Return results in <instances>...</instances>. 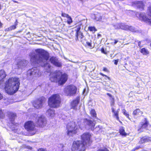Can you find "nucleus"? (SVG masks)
<instances>
[{"label": "nucleus", "instance_id": "obj_41", "mask_svg": "<svg viewBox=\"0 0 151 151\" xmlns=\"http://www.w3.org/2000/svg\"><path fill=\"white\" fill-rule=\"evenodd\" d=\"M101 51L102 53L106 55L107 54V53L106 51H105L103 47L101 48Z\"/></svg>", "mask_w": 151, "mask_h": 151}, {"label": "nucleus", "instance_id": "obj_44", "mask_svg": "<svg viewBox=\"0 0 151 151\" xmlns=\"http://www.w3.org/2000/svg\"><path fill=\"white\" fill-rule=\"evenodd\" d=\"M141 147L139 146H137L136 147H135L134 149V150H133V151H134L135 150H138V149H139V148H140Z\"/></svg>", "mask_w": 151, "mask_h": 151}, {"label": "nucleus", "instance_id": "obj_16", "mask_svg": "<svg viewBox=\"0 0 151 151\" xmlns=\"http://www.w3.org/2000/svg\"><path fill=\"white\" fill-rule=\"evenodd\" d=\"M150 141H151V137L148 136H144L140 138L138 143L141 145Z\"/></svg>", "mask_w": 151, "mask_h": 151}, {"label": "nucleus", "instance_id": "obj_15", "mask_svg": "<svg viewBox=\"0 0 151 151\" xmlns=\"http://www.w3.org/2000/svg\"><path fill=\"white\" fill-rule=\"evenodd\" d=\"M111 112L112 113L113 117L116 118V119L118 121L122 123L119 119V113L120 111L119 109H116L115 108L113 107L111 108Z\"/></svg>", "mask_w": 151, "mask_h": 151}, {"label": "nucleus", "instance_id": "obj_5", "mask_svg": "<svg viewBox=\"0 0 151 151\" xmlns=\"http://www.w3.org/2000/svg\"><path fill=\"white\" fill-rule=\"evenodd\" d=\"M61 102L60 96L58 93L52 95L48 98V106L52 108H57L59 107Z\"/></svg>", "mask_w": 151, "mask_h": 151}, {"label": "nucleus", "instance_id": "obj_29", "mask_svg": "<svg viewBox=\"0 0 151 151\" xmlns=\"http://www.w3.org/2000/svg\"><path fill=\"white\" fill-rule=\"evenodd\" d=\"M5 117V114L4 110L0 108V119H4Z\"/></svg>", "mask_w": 151, "mask_h": 151}, {"label": "nucleus", "instance_id": "obj_46", "mask_svg": "<svg viewBox=\"0 0 151 151\" xmlns=\"http://www.w3.org/2000/svg\"><path fill=\"white\" fill-rule=\"evenodd\" d=\"M3 98V96L2 94L0 93V100L2 99Z\"/></svg>", "mask_w": 151, "mask_h": 151}, {"label": "nucleus", "instance_id": "obj_12", "mask_svg": "<svg viewBox=\"0 0 151 151\" xmlns=\"http://www.w3.org/2000/svg\"><path fill=\"white\" fill-rule=\"evenodd\" d=\"M24 127L28 131H32L35 130V125L32 121H28L26 122L24 124Z\"/></svg>", "mask_w": 151, "mask_h": 151}, {"label": "nucleus", "instance_id": "obj_33", "mask_svg": "<svg viewBox=\"0 0 151 151\" xmlns=\"http://www.w3.org/2000/svg\"><path fill=\"white\" fill-rule=\"evenodd\" d=\"M147 14L149 17L151 18V6L148 7Z\"/></svg>", "mask_w": 151, "mask_h": 151}, {"label": "nucleus", "instance_id": "obj_48", "mask_svg": "<svg viewBox=\"0 0 151 151\" xmlns=\"http://www.w3.org/2000/svg\"><path fill=\"white\" fill-rule=\"evenodd\" d=\"M12 1L14 3H19V2L18 1H15V0H12Z\"/></svg>", "mask_w": 151, "mask_h": 151}, {"label": "nucleus", "instance_id": "obj_30", "mask_svg": "<svg viewBox=\"0 0 151 151\" xmlns=\"http://www.w3.org/2000/svg\"><path fill=\"white\" fill-rule=\"evenodd\" d=\"M88 30L90 32H94L97 31V29L94 26H89Z\"/></svg>", "mask_w": 151, "mask_h": 151}, {"label": "nucleus", "instance_id": "obj_34", "mask_svg": "<svg viewBox=\"0 0 151 151\" xmlns=\"http://www.w3.org/2000/svg\"><path fill=\"white\" fill-rule=\"evenodd\" d=\"M47 111L50 116H52L55 114V111L54 110H52L50 109H49Z\"/></svg>", "mask_w": 151, "mask_h": 151}, {"label": "nucleus", "instance_id": "obj_26", "mask_svg": "<svg viewBox=\"0 0 151 151\" xmlns=\"http://www.w3.org/2000/svg\"><path fill=\"white\" fill-rule=\"evenodd\" d=\"M140 52L143 55H148L149 53V52L147 49H146L145 48H143L140 49Z\"/></svg>", "mask_w": 151, "mask_h": 151}, {"label": "nucleus", "instance_id": "obj_13", "mask_svg": "<svg viewBox=\"0 0 151 151\" xmlns=\"http://www.w3.org/2000/svg\"><path fill=\"white\" fill-rule=\"evenodd\" d=\"M47 121L45 117L40 116L38 118L36 122V126L40 128H43L46 126Z\"/></svg>", "mask_w": 151, "mask_h": 151}, {"label": "nucleus", "instance_id": "obj_21", "mask_svg": "<svg viewBox=\"0 0 151 151\" xmlns=\"http://www.w3.org/2000/svg\"><path fill=\"white\" fill-rule=\"evenodd\" d=\"M41 66L42 67L45 68L47 70H50L51 65L50 63L47 62H44L42 64L41 63Z\"/></svg>", "mask_w": 151, "mask_h": 151}, {"label": "nucleus", "instance_id": "obj_35", "mask_svg": "<svg viewBox=\"0 0 151 151\" xmlns=\"http://www.w3.org/2000/svg\"><path fill=\"white\" fill-rule=\"evenodd\" d=\"M86 47H91L92 46V43L91 42H88L87 41L86 42V44L84 42V44H83Z\"/></svg>", "mask_w": 151, "mask_h": 151}, {"label": "nucleus", "instance_id": "obj_28", "mask_svg": "<svg viewBox=\"0 0 151 151\" xmlns=\"http://www.w3.org/2000/svg\"><path fill=\"white\" fill-rule=\"evenodd\" d=\"M102 19V17L101 16L100 14H97L95 15L94 19L97 21L101 20Z\"/></svg>", "mask_w": 151, "mask_h": 151}, {"label": "nucleus", "instance_id": "obj_17", "mask_svg": "<svg viewBox=\"0 0 151 151\" xmlns=\"http://www.w3.org/2000/svg\"><path fill=\"white\" fill-rule=\"evenodd\" d=\"M79 99L77 98L73 100L71 103V108L74 110H76L77 106L79 102Z\"/></svg>", "mask_w": 151, "mask_h": 151}, {"label": "nucleus", "instance_id": "obj_24", "mask_svg": "<svg viewBox=\"0 0 151 151\" xmlns=\"http://www.w3.org/2000/svg\"><path fill=\"white\" fill-rule=\"evenodd\" d=\"M143 113L142 111L140 110L139 109H137L135 110L132 113V114L134 116H141Z\"/></svg>", "mask_w": 151, "mask_h": 151}, {"label": "nucleus", "instance_id": "obj_32", "mask_svg": "<svg viewBox=\"0 0 151 151\" xmlns=\"http://www.w3.org/2000/svg\"><path fill=\"white\" fill-rule=\"evenodd\" d=\"M122 113L127 118L129 119H130V118L129 117V114L125 109H123L122 110Z\"/></svg>", "mask_w": 151, "mask_h": 151}, {"label": "nucleus", "instance_id": "obj_23", "mask_svg": "<svg viewBox=\"0 0 151 151\" xmlns=\"http://www.w3.org/2000/svg\"><path fill=\"white\" fill-rule=\"evenodd\" d=\"M106 94L110 98V106H113L115 104V99L114 97L110 93H107Z\"/></svg>", "mask_w": 151, "mask_h": 151}, {"label": "nucleus", "instance_id": "obj_10", "mask_svg": "<svg viewBox=\"0 0 151 151\" xmlns=\"http://www.w3.org/2000/svg\"><path fill=\"white\" fill-rule=\"evenodd\" d=\"M41 75L39 70L36 67L33 68L28 70L27 76L32 77L39 76Z\"/></svg>", "mask_w": 151, "mask_h": 151}, {"label": "nucleus", "instance_id": "obj_27", "mask_svg": "<svg viewBox=\"0 0 151 151\" xmlns=\"http://www.w3.org/2000/svg\"><path fill=\"white\" fill-rule=\"evenodd\" d=\"M90 113L93 117L97 118L96 113L94 109H91L90 112Z\"/></svg>", "mask_w": 151, "mask_h": 151}, {"label": "nucleus", "instance_id": "obj_19", "mask_svg": "<svg viewBox=\"0 0 151 151\" xmlns=\"http://www.w3.org/2000/svg\"><path fill=\"white\" fill-rule=\"evenodd\" d=\"M6 76V74L4 70H0V84L4 81L3 79L5 78Z\"/></svg>", "mask_w": 151, "mask_h": 151}, {"label": "nucleus", "instance_id": "obj_9", "mask_svg": "<svg viewBox=\"0 0 151 151\" xmlns=\"http://www.w3.org/2000/svg\"><path fill=\"white\" fill-rule=\"evenodd\" d=\"M77 91V88L73 84H70L67 86L65 90V92L67 96H70L75 95Z\"/></svg>", "mask_w": 151, "mask_h": 151}, {"label": "nucleus", "instance_id": "obj_50", "mask_svg": "<svg viewBox=\"0 0 151 151\" xmlns=\"http://www.w3.org/2000/svg\"><path fill=\"white\" fill-rule=\"evenodd\" d=\"M85 89H84V90H83V92H85Z\"/></svg>", "mask_w": 151, "mask_h": 151}, {"label": "nucleus", "instance_id": "obj_37", "mask_svg": "<svg viewBox=\"0 0 151 151\" xmlns=\"http://www.w3.org/2000/svg\"><path fill=\"white\" fill-rule=\"evenodd\" d=\"M99 74L100 75H101L102 76H103V77H105L107 79H108L109 80H110V78L108 76H107V75H106L104 74L103 73H102L101 72H100Z\"/></svg>", "mask_w": 151, "mask_h": 151}, {"label": "nucleus", "instance_id": "obj_14", "mask_svg": "<svg viewBox=\"0 0 151 151\" xmlns=\"http://www.w3.org/2000/svg\"><path fill=\"white\" fill-rule=\"evenodd\" d=\"M140 125L138 127L137 131H140V132L142 131H141V130L143 129H147V127L149 125L151 126V125L149 124V122L147 118H145L143 121L140 122Z\"/></svg>", "mask_w": 151, "mask_h": 151}, {"label": "nucleus", "instance_id": "obj_7", "mask_svg": "<svg viewBox=\"0 0 151 151\" xmlns=\"http://www.w3.org/2000/svg\"><path fill=\"white\" fill-rule=\"evenodd\" d=\"M7 116L9 121V124H11V127L13 128H15L19 126V124L18 123H15L14 120L17 117V115L16 113L11 111H8L6 113Z\"/></svg>", "mask_w": 151, "mask_h": 151}, {"label": "nucleus", "instance_id": "obj_45", "mask_svg": "<svg viewBox=\"0 0 151 151\" xmlns=\"http://www.w3.org/2000/svg\"><path fill=\"white\" fill-rule=\"evenodd\" d=\"M18 22L17 21V19H16V21L14 23V25H15V26H17V25H18Z\"/></svg>", "mask_w": 151, "mask_h": 151}, {"label": "nucleus", "instance_id": "obj_3", "mask_svg": "<svg viewBox=\"0 0 151 151\" xmlns=\"http://www.w3.org/2000/svg\"><path fill=\"white\" fill-rule=\"evenodd\" d=\"M19 85V78L15 77L10 78L5 83V91L8 94L13 95L18 90Z\"/></svg>", "mask_w": 151, "mask_h": 151}, {"label": "nucleus", "instance_id": "obj_25", "mask_svg": "<svg viewBox=\"0 0 151 151\" xmlns=\"http://www.w3.org/2000/svg\"><path fill=\"white\" fill-rule=\"evenodd\" d=\"M119 26L121 29L124 30L129 29L132 27V26H129L124 24H120Z\"/></svg>", "mask_w": 151, "mask_h": 151}, {"label": "nucleus", "instance_id": "obj_39", "mask_svg": "<svg viewBox=\"0 0 151 151\" xmlns=\"http://www.w3.org/2000/svg\"><path fill=\"white\" fill-rule=\"evenodd\" d=\"M102 70L107 73H109V69L105 67L103 68Z\"/></svg>", "mask_w": 151, "mask_h": 151}, {"label": "nucleus", "instance_id": "obj_31", "mask_svg": "<svg viewBox=\"0 0 151 151\" xmlns=\"http://www.w3.org/2000/svg\"><path fill=\"white\" fill-rule=\"evenodd\" d=\"M16 28V26L15 25H14L11 26L7 28L6 29H5V31H10L15 29Z\"/></svg>", "mask_w": 151, "mask_h": 151}, {"label": "nucleus", "instance_id": "obj_8", "mask_svg": "<svg viewBox=\"0 0 151 151\" xmlns=\"http://www.w3.org/2000/svg\"><path fill=\"white\" fill-rule=\"evenodd\" d=\"M67 135L69 137H72L77 133L78 128L74 123H72L67 126Z\"/></svg>", "mask_w": 151, "mask_h": 151}, {"label": "nucleus", "instance_id": "obj_18", "mask_svg": "<svg viewBox=\"0 0 151 151\" xmlns=\"http://www.w3.org/2000/svg\"><path fill=\"white\" fill-rule=\"evenodd\" d=\"M134 3L135 4L137 5L138 8L141 9L142 10L144 9L145 5L142 1H136L134 2Z\"/></svg>", "mask_w": 151, "mask_h": 151}, {"label": "nucleus", "instance_id": "obj_20", "mask_svg": "<svg viewBox=\"0 0 151 151\" xmlns=\"http://www.w3.org/2000/svg\"><path fill=\"white\" fill-rule=\"evenodd\" d=\"M84 120L85 122H87V125L88 126L91 127V128H94L95 124L93 121L87 118L84 119Z\"/></svg>", "mask_w": 151, "mask_h": 151}, {"label": "nucleus", "instance_id": "obj_36", "mask_svg": "<svg viewBox=\"0 0 151 151\" xmlns=\"http://www.w3.org/2000/svg\"><path fill=\"white\" fill-rule=\"evenodd\" d=\"M67 18L68 19L67 20V22L68 24H70L71 23L73 22V21L71 17L69 16Z\"/></svg>", "mask_w": 151, "mask_h": 151}, {"label": "nucleus", "instance_id": "obj_38", "mask_svg": "<svg viewBox=\"0 0 151 151\" xmlns=\"http://www.w3.org/2000/svg\"><path fill=\"white\" fill-rule=\"evenodd\" d=\"M97 151H109L106 147H104L103 149H99Z\"/></svg>", "mask_w": 151, "mask_h": 151}, {"label": "nucleus", "instance_id": "obj_11", "mask_svg": "<svg viewBox=\"0 0 151 151\" xmlns=\"http://www.w3.org/2000/svg\"><path fill=\"white\" fill-rule=\"evenodd\" d=\"M45 100V98L43 96H42L33 101L32 104L35 108L38 109L42 107L43 103Z\"/></svg>", "mask_w": 151, "mask_h": 151}, {"label": "nucleus", "instance_id": "obj_6", "mask_svg": "<svg viewBox=\"0 0 151 151\" xmlns=\"http://www.w3.org/2000/svg\"><path fill=\"white\" fill-rule=\"evenodd\" d=\"M76 26L75 27V28H77L75 30V40L76 41L80 40V41L83 44H84V41H86V40L85 39H83L84 37V35L83 33L80 31L82 24L80 23H77L76 24Z\"/></svg>", "mask_w": 151, "mask_h": 151}, {"label": "nucleus", "instance_id": "obj_2", "mask_svg": "<svg viewBox=\"0 0 151 151\" xmlns=\"http://www.w3.org/2000/svg\"><path fill=\"white\" fill-rule=\"evenodd\" d=\"M82 141H74L71 147L72 151H85V145H90L92 142L91 140V135L89 132H85L81 136Z\"/></svg>", "mask_w": 151, "mask_h": 151}, {"label": "nucleus", "instance_id": "obj_43", "mask_svg": "<svg viewBox=\"0 0 151 151\" xmlns=\"http://www.w3.org/2000/svg\"><path fill=\"white\" fill-rule=\"evenodd\" d=\"M101 37V35L99 34V33H98L97 34V38L98 39H99L100 37Z\"/></svg>", "mask_w": 151, "mask_h": 151}, {"label": "nucleus", "instance_id": "obj_22", "mask_svg": "<svg viewBox=\"0 0 151 151\" xmlns=\"http://www.w3.org/2000/svg\"><path fill=\"white\" fill-rule=\"evenodd\" d=\"M120 134L122 136L126 137L127 135V133L125 132L124 128L123 127H120L119 129Z\"/></svg>", "mask_w": 151, "mask_h": 151}, {"label": "nucleus", "instance_id": "obj_4", "mask_svg": "<svg viewBox=\"0 0 151 151\" xmlns=\"http://www.w3.org/2000/svg\"><path fill=\"white\" fill-rule=\"evenodd\" d=\"M68 75L65 73H63L60 71L55 72L52 74L49 80L51 82L58 83V85H62L66 82Z\"/></svg>", "mask_w": 151, "mask_h": 151}, {"label": "nucleus", "instance_id": "obj_42", "mask_svg": "<svg viewBox=\"0 0 151 151\" xmlns=\"http://www.w3.org/2000/svg\"><path fill=\"white\" fill-rule=\"evenodd\" d=\"M119 60L118 59L116 60H114L113 62H114V65H117L118 64V62L119 61Z\"/></svg>", "mask_w": 151, "mask_h": 151}, {"label": "nucleus", "instance_id": "obj_40", "mask_svg": "<svg viewBox=\"0 0 151 151\" xmlns=\"http://www.w3.org/2000/svg\"><path fill=\"white\" fill-rule=\"evenodd\" d=\"M61 16L63 17H66L67 18L69 16V15L68 14L63 13V12H62Z\"/></svg>", "mask_w": 151, "mask_h": 151}, {"label": "nucleus", "instance_id": "obj_1", "mask_svg": "<svg viewBox=\"0 0 151 151\" xmlns=\"http://www.w3.org/2000/svg\"><path fill=\"white\" fill-rule=\"evenodd\" d=\"M36 54H32L30 55V61L34 63H39L43 62V60L46 61L49 60L50 63L55 66L61 67L62 66L61 63L55 57L52 56L50 58L49 52L43 49L38 48L35 50Z\"/></svg>", "mask_w": 151, "mask_h": 151}, {"label": "nucleus", "instance_id": "obj_49", "mask_svg": "<svg viewBox=\"0 0 151 151\" xmlns=\"http://www.w3.org/2000/svg\"><path fill=\"white\" fill-rule=\"evenodd\" d=\"M141 44V42L140 41L139 42H138V46H139L140 47H141L140 45Z\"/></svg>", "mask_w": 151, "mask_h": 151}, {"label": "nucleus", "instance_id": "obj_47", "mask_svg": "<svg viewBox=\"0 0 151 151\" xmlns=\"http://www.w3.org/2000/svg\"><path fill=\"white\" fill-rule=\"evenodd\" d=\"M118 40H116V39L114 40V44H116L118 42Z\"/></svg>", "mask_w": 151, "mask_h": 151}]
</instances>
